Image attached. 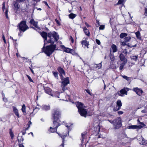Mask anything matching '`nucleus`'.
Returning <instances> with one entry per match:
<instances>
[{"instance_id":"nucleus-9","label":"nucleus","mask_w":147,"mask_h":147,"mask_svg":"<svg viewBox=\"0 0 147 147\" xmlns=\"http://www.w3.org/2000/svg\"><path fill=\"white\" fill-rule=\"evenodd\" d=\"M78 111L81 115L85 117H86L87 111L85 109L83 108L81 109H80Z\"/></svg>"},{"instance_id":"nucleus-50","label":"nucleus","mask_w":147,"mask_h":147,"mask_svg":"<svg viewBox=\"0 0 147 147\" xmlns=\"http://www.w3.org/2000/svg\"><path fill=\"white\" fill-rule=\"evenodd\" d=\"M14 6L17 9H18V6L17 4L16 3L14 4Z\"/></svg>"},{"instance_id":"nucleus-40","label":"nucleus","mask_w":147,"mask_h":147,"mask_svg":"<svg viewBox=\"0 0 147 147\" xmlns=\"http://www.w3.org/2000/svg\"><path fill=\"white\" fill-rule=\"evenodd\" d=\"M105 28V26L104 25H100L99 28V30H103Z\"/></svg>"},{"instance_id":"nucleus-32","label":"nucleus","mask_w":147,"mask_h":147,"mask_svg":"<svg viewBox=\"0 0 147 147\" xmlns=\"http://www.w3.org/2000/svg\"><path fill=\"white\" fill-rule=\"evenodd\" d=\"M2 95L3 98V101L5 102H7V99L5 97V94L3 92L2 93Z\"/></svg>"},{"instance_id":"nucleus-3","label":"nucleus","mask_w":147,"mask_h":147,"mask_svg":"<svg viewBox=\"0 0 147 147\" xmlns=\"http://www.w3.org/2000/svg\"><path fill=\"white\" fill-rule=\"evenodd\" d=\"M55 45L52 44L49 46H47L46 48L44 46L42 49L44 52L47 56H50L55 49Z\"/></svg>"},{"instance_id":"nucleus-38","label":"nucleus","mask_w":147,"mask_h":147,"mask_svg":"<svg viewBox=\"0 0 147 147\" xmlns=\"http://www.w3.org/2000/svg\"><path fill=\"white\" fill-rule=\"evenodd\" d=\"M53 73L55 77L57 79L58 78V72H57L53 71Z\"/></svg>"},{"instance_id":"nucleus-10","label":"nucleus","mask_w":147,"mask_h":147,"mask_svg":"<svg viewBox=\"0 0 147 147\" xmlns=\"http://www.w3.org/2000/svg\"><path fill=\"white\" fill-rule=\"evenodd\" d=\"M120 60L123 63H126L127 62V59L125 57L124 55L122 53H121L119 56Z\"/></svg>"},{"instance_id":"nucleus-64","label":"nucleus","mask_w":147,"mask_h":147,"mask_svg":"<svg viewBox=\"0 0 147 147\" xmlns=\"http://www.w3.org/2000/svg\"><path fill=\"white\" fill-rule=\"evenodd\" d=\"M25 132H23L22 133V134L24 135L25 134Z\"/></svg>"},{"instance_id":"nucleus-15","label":"nucleus","mask_w":147,"mask_h":147,"mask_svg":"<svg viewBox=\"0 0 147 147\" xmlns=\"http://www.w3.org/2000/svg\"><path fill=\"white\" fill-rule=\"evenodd\" d=\"M58 70L60 74V76L61 77L62 76H63V75L65 74L63 68L59 67L58 68Z\"/></svg>"},{"instance_id":"nucleus-23","label":"nucleus","mask_w":147,"mask_h":147,"mask_svg":"<svg viewBox=\"0 0 147 147\" xmlns=\"http://www.w3.org/2000/svg\"><path fill=\"white\" fill-rule=\"evenodd\" d=\"M13 110L16 115L18 117H19V115L18 112V110L17 109L16 107H13Z\"/></svg>"},{"instance_id":"nucleus-31","label":"nucleus","mask_w":147,"mask_h":147,"mask_svg":"<svg viewBox=\"0 0 147 147\" xmlns=\"http://www.w3.org/2000/svg\"><path fill=\"white\" fill-rule=\"evenodd\" d=\"M76 14L71 13L69 15V17L70 18L73 19L76 17Z\"/></svg>"},{"instance_id":"nucleus-22","label":"nucleus","mask_w":147,"mask_h":147,"mask_svg":"<svg viewBox=\"0 0 147 147\" xmlns=\"http://www.w3.org/2000/svg\"><path fill=\"white\" fill-rule=\"evenodd\" d=\"M81 43L82 45H84L85 46L87 47V48H88V46L89 45V43L86 39L82 40L81 41Z\"/></svg>"},{"instance_id":"nucleus-25","label":"nucleus","mask_w":147,"mask_h":147,"mask_svg":"<svg viewBox=\"0 0 147 147\" xmlns=\"http://www.w3.org/2000/svg\"><path fill=\"white\" fill-rule=\"evenodd\" d=\"M122 104L120 100H118L117 101V105L118 106V108L117 110H119L120 109V107L122 106Z\"/></svg>"},{"instance_id":"nucleus-37","label":"nucleus","mask_w":147,"mask_h":147,"mask_svg":"<svg viewBox=\"0 0 147 147\" xmlns=\"http://www.w3.org/2000/svg\"><path fill=\"white\" fill-rule=\"evenodd\" d=\"M141 138L142 140V144L144 145L145 144H147V140L145 141L144 139L142 137H141Z\"/></svg>"},{"instance_id":"nucleus-42","label":"nucleus","mask_w":147,"mask_h":147,"mask_svg":"<svg viewBox=\"0 0 147 147\" xmlns=\"http://www.w3.org/2000/svg\"><path fill=\"white\" fill-rule=\"evenodd\" d=\"M86 134V133L85 132H83L81 134L82 138V140L84 138V136Z\"/></svg>"},{"instance_id":"nucleus-52","label":"nucleus","mask_w":147,"mask_h":147,"mask_svg":"<svg viewBox=\"0 0 147 147\" xmlns=\"http://www.w3.org/2000/svg\"><path fill=\"white\" fill-rule=\"evenodd\" d=\"M144 15L146 16H147V8L145 9Z\"/></svg>"},{"instance_id":"nucleus-26","label":"nucleus","mask_w":147,"mask_h":147,"mask_svg":"<svg viewBox=\"0 0 147 147\" xmlns=\"http://www.w3.org/2000/svg\"><path fill=\"white\" fill-rule=\"evenodd\" d=\"M137 38L140 39L141 38L140 35V34L139 31H138L137 32L135 33Z\"/></svg>"},{"instance_id":"nucleus-24","label":"nucleus","mask_w":147,"mask_h":147,"mask_svg":"<svg viewBox=\"0 0 147 147\" xmlns=\"http://www.w3.org/2000/svg\"><path fill=\"white\" fill-rule=\"evenodd\" d=\"M102 61L99 63L97 64H95L94 65V67L98 69L101 68L102 67Z\"/></svg>"},{"instance_id":"nucleus-8","label":"nucleus","mask_w":147,"mask_h":147,"mask_svg":"<svg viewBox=\"0 0 147 147\" xmlns=\"http://www.w3.org/2000/svg\"><path fill=\"white\" fill-rule=\"evenodd\" d=\"M62 80L61 84L67 85L69 83V78L68 77L64 78L63 76L61 77Z\"/></svg>"},{"instance_id":"nucleus-28","label":"nucleus","mask_w":147,"mask_h":147,"mask_svg":"<svg viewBox=\"0 0 147 147\" xmlns=\"http://www.w3.org/2000/svg\"><path fill=\"white\" fill-rule=\"evenodd\" d=\"M130 58L132 60L136 61L138 59V56H131Z\"/></svg>"},{"instance_id":"nucleus-58","label":"nucleus","mask_w":147,"mask_h":147,"mask_svg":"<svg viewBox=\"0 0 147 147\" xmlns=\"http://www.w3.org/2000/svg\"><path fill=\"white\" fill-rule=\"evenodd\" d=\"M85 24L88 27H90V26H89V25H88V24L86 22H85Z\"/></svg>"},{"instance_id":"nucleus-17","label":"nucleus","mask_w":147,"mask_h":147,"mask_svg":"<svg viewBox=\"0 0 147 147\" xmlns=\"http://www.w3.org/2000/svg\"><path fill=\"white\" fill-rule=\"evenodd\" d=\"M42 109L43 110L48 111L50 109V107L49 105H42Z\"/></svg>"},{"instance_id":"nucleus-7","label":"nucleus","mask_w":147,"mask_h":147,"mask_svg":"<svg viewBox=\"0 0 147 147\" xmlns=\"http://www.w3.org/2000/svg\"><path fill=\"white\" fill-rule=\"evenodd\" d=\"M130 89L128 88H124L121 90L119 92H118V95L121 96H123L124 94L127 95V92Z\"/></svg>"},{"instance_id":"nucleus-60","label":"nucleus","mask_w":147,"mask_h":147,"mask_svg":"<svg viewBox=\"0 0 147 147\" xmlns=\"http://www.w3.org/2000/svg\"><path fill=\"white\" fill-rule=\"evenodd\" d=\"M19 147H24V146L22 144H20Z\"/></svg>"},{"instance_id":"nucleus-39","label":"nucleus","mask_w":147,"mask_h":147,"mask_svg":"<svg viewBox=\"0 0 147 147\" xmlns=\"http://www.w3.org/2000/svg\"><path fill=\"white\" fill-rule=\"evenodd\" d=\"M67 85H63V84H61V86L62 88V89L63 91H64L66 90V86Z\"/></svg>"},{"instance_id":"nucleus-59","label":"nucleus","mask_w":147,"mask_h":147,"mask_svg":"<svg viewBox=\"0 0 147 147\" xmlns=\"http://www.w3.org/2000/svg\"><path fill=\"white\" fill-rule=\"evenodd\" d=\"M29 68L31 70V72H32V73L33 74H34V71H33V70L30 67H29Z\"/></svg>"},{"instance_id":"nucleus-46","label":"nucleus","mask_w":147,"mask_h":147,"mask_svg":"<svg viewBox=\"0 0 147 147\" xmlns=\"http://www.w3.org/2000/svg\"><path fill=\"white\" fill-rule=\"evenodd\" d=\"M96 26L97 27L98 26L100 25L99 21H98L97 20L96 21Z\"/></svg>"},{"instance_id":"nucleus-21","label":"nucleus","mask_w":147,"mask_h":147,"mask_svg":"<svg viewBox=\"0 0 147 147\" xmlns=\"http://www.w3.org/2000/svg\"><path fill=\"white\" fill-rule=\"evenodd\" d=\"M40 34L45 40H47V34L46 32H42Z\"/></svg>"},{"instance_id":"nucleus-13","label":"nucleus","mask_w":147,"mask_h":147,"mask_svg":"<svg viewBox=\"0 0 147 147\" xmlns=\"http://www.w3.org/2000/svg\"><path fill=\"white\" fill-rule=\"evenodd\" d=\"M30 24H32L35 27L39 28L37 25L38 22H35L33 19H32L30 20Z\"/></svg>"},{"instance_id":"nucleus-51","label":"nucleus","mask_w":147,"mask_h":147,"mask_svg":"<svg viewBox=\"0 0 147 147\" xmlns=\"http://www.w3.org/2000/svg\"><path fill=\"white\" fill-rule=\"evenodd\" d=\"M122 53H124L126 55L127 54V52L126 50H125L122 52Z\"/></svg>"},{"instance_id":"nucleus-45","label":"nucleus","mask_w":147,"mask_h":147,"mask_svg":"<svg viewBox=\"0 0 147 147\" xmlns=\"http://www.w3.org/2000/svg\"><path fill=\"white\" fill-rule=\"evenodd\" d=\"M96 41L97 44L99 45H100V41L99 40L96 39Z\"/></svg>"},{"instance_id":"nucleus-5","label":"nucleus","mask_w":147,"mask_h":147,"mask_svg":"<svg viewBox=\"0 0 147 147\" xmlns=\"http://www.w3.org/2000/svg\"><path fill=\"white\" fill-rule=\"evenodd\" d=\"M18 26L19 30L23 32H25L28 28V27L26 24V22L24 21L21 22Z\"/></svg>"},{"instance_id":"nucleus-1","label":"nucleus","mask_w":147,"mask_h":147,"mask_svg":"<svg viewBox=\"0 0 147 147\" xmlns=\"http://www.w3.org/2000/svg\"><path fill=\"white\" fill-rule=\"evenodd\" d=\"M61 113L58 110H56L55 111L53 115L54 121L53 123L54 127H50L49 131L50 132L53 133L57 131V128L61 124L60 123V121L59 120V119L60 117Z\"/></svg>"},{"instance_id":"nucleus-14","label":"nucleus","mask_w":147,"mask_h":147,"mask_svg":"<svg viewBox=\"0 0 147 147\" xmlns=\"http://www.w3.org/2000/svg\"><path fill=\"white\" fill-rule=\"evenodd\" d=\"M76 105L78 111L84 108L83 104L80 102H77Z\"/></svg>"},{"instance_id":"nucleus-11","label":"nucleus","mask_w":147,"mask_h":147,"mask_svg":"<svg viewBox=\"0 0 147 147\" xmlns=\"http://www.w3.org/2000/svg\"><path fill=\"white\" fill-rule=\"evenodd\" d=\"M143 127L141 125H131L128 126L127 127V128L128 129H140L141 128Z\"/></svg>"},{"instance_id":"nucleus-34","label":"nucleus","mask_w":147,"mask_h":147,"mask_svg":"<svg viewBox=\"0 0 147 147\" xmlns=\"http://www.w3.org/2000/svg\"><path fill=\"white\" fill-rule=\"evenodd\" d=\"M131 39V38L130 36L125 37L124 39L125 42H128Z\"/></svg>"},{"instance_id":"nucleus-6","label":"nucleus","mask_w":147,"mask_h":147,"mask_svg":"<svg viewBox=\"0 0 147 147\" xmlns=\"http://www.w3.org/2000/svg\"><path fill=\"white\" fill-rule=\"evenodd\" d=\"M45 90V92L46 93L48 94L49 95H51L53 96H55L56 97H57L58 98H59V93L58 92H55V94L53 95L51 93V90L50 88L48 87H45L44 88Z\"/></svg>"},{"instance_id":"nucleus-43","label":"nucleus","mask_w":147,"mask_h":147,"mask_svg":"<svg viewBox=\"0 0 147 147\" xmlns=\"http://www.w3.org/2000/svg\"><path fill=\"white\" fill-rule=\"evenodd\" d=\"M26 76H27V77L28 78L29 80V81L30 82H33V81L32 80V79L29 76H28V75H26Z\"/></svg>"},{"instance_id":"nucleus-57","label":"nucleus","mask_w":147,"mask_h":147,"mask_svg":"<svg viewBox=\"0 0 147 147\" xmlns=\"http://www.w3.org/2000/svg\"><path fill=\"white\" fill-rule=\"evenodd\" d=\"M138 122H139L140 123V124H141L142 125H144V124L143 123L140 122L139 119L138 120Z\"/></svg>"},{"instance_id":"nucleus-61","label":"nucleus","mask_w":147,"mask_h":147,"mask_svg":"<svg viewBox=\"0 0 147 147\" xmlns=\"http://www.w3.org/2000/svg\"><path fill=\"white\" fill-rule=\"evenodd\" d=\"M142 113H146V112H145V110H142Z\"/></svg>"},{"instance_id":"nucleus-29","label":"nucleus","mask_w":147,"mask_h":147,"mask_svg":"<svg viewBox=\"0 0 147 147\" xmlns=\"http://www.w3.org/2000/svg\"><path fill=\"white\" fill-rule=\"evenodd\" d=\"M127 35V34L124 33H122L120 34V37L121 38H122L125 37H126Z\"/></svg>"},{"instance_id":"nucleus-33","label":"nucleus","mask_w":147,"mask_h":147,"mask_svg":"<svg viewBox=\"0 0 147 147\" xmlns=\"http://www.w3.org/2000/svg\"><path fill=\"white\" fill-rule=\"evenodd\" d=\"M126 63H122L121 64L120 66L119 67L120 70H121L123 69L124 66Z\"/></svg>"},{"instance_id":"nucleus-47","label":"nucleus","mask_w":147,"mask_h":147,"mask_svg":"<svg viewBox=\"0 0 147 147\" xmlns=\"http://www.w3.org/2000/svg\"><path fill=\"white\" fill-rule=\"evenodd\" d=\"M121 45L122 46H124L126 45V43L125 42H121Z\"/></svg>"},{"instance_id":"nucleus-62","label":"nucleus","mask_w":147,"mask_h":147,"mask_svg":"<svg viewBox=\"0 0 147 147\" xmlns=\"http://www.w3.org/2000/svg\"><path fill=\"white\" fill-rule=\"evenodd\" d=\"M30 134H31L32 135V136H33V134L32 132H31Z\"/></svg>"},{"instance_id":"nucleus-54","label":"nucleus","mask_w":147,"mask_h":147,"mask_svg":"<svg viewBox=\"0 0 147 147\" xmlns=\"http://www.w3.org/2000/svg\"><path fill=\"white\" fill-rule=\"evenodd\" d=\"M86 92L89 94L91 95V94L90 93V91L88 90H86Z\"/></svg>"},{"instance_id":"nucleus-19","label":"nucleus","mask_w":147,"mask_h":147,"mask_svg":"<svg viewBox=\"0 0 147 147\" xmlns=\"http://www.w3.org/2000/svg\"><path fill=\"white\" fill-rule=\"evenodd\" d=\"M111 48L113 53L116 52L117 51V47L115 45L113 44L111 46Z\"/></svg>"},{"instance_id":"nucleus-18","label":"nucleus","mask_w":147,"mask_h":147,"mask_svg":"<svg viewBox=\"0 0 147 147\" xmlns=\"http://www.w3.org/2000/svg\"><path fill=\"white\" fill-rule=\"evenodd\" d=\"M84 31L86 35L89 36H90V33L89 30L86 27L83 28Z\"/></svg>"},{"instance_id":"nucleus-12","label":"nucleus","mask_w":147,"mask_h":147,"mask_svg":"<svg viewBox=\"0 0 147 147\" xmlns=\"http://www.w3.org/2000/svg\"><path fill=\"white\" fill-rule=\"evenodd\" d=\"M134 90L136 92L137 94L139 96H141L143 92V91L142 90L138 88H134Z\"/></svg>"},{"instance_id":"nucleus-48","label":"nucleus","mask_w":147,"mask_h":147,"mask_svg":"<svg viewBox=\"0 0 147 147\" xmlns=\"http://www.w3.org/2000/svg\"><path fill=\"white\" fill-rule=\"evenodd\" d=\"M3 40L4 42L5 43H6V41L5 39V36L3 35Z\"/></svg>"},{"instance_id":"nucleus-44","label":"nucleus","mask_w":147,"mask_h":147,"mask_svg":"<svg viewBox=\"0 0 147 147\" xmlns=\"http://www.w3.org/2000/svg\"><path fill=\"white\" fill-rule=\"evenodd\" d=\"M123 0H119L117 3V4H122V3H123Z\"/></svg>"},{"instance_id":"nucleus-16","label":"nucleus","mask_w":147,"mask_h":147,"mask_svg":"<svg viewBox=\"0 0 147 147\" xmlns=\"http://www.w3.org/2000/svg\"><path fill=\"white\" fill-rule=\"evenodd\" d=\"M2 9L3 11H4L5 10V15L6 16V18L7 19H8V16L7 15V9H5V2H3V7H2Z\"/></svg>"},{"instance_id":"nucleus-20","label":"nucleus","mask_w":147,"mask_h":147,"mask_svg":"<svg viewBox=\"0 0 147 147\" xmlns=\"http://www.w3.org/2000/svg\"><path fill=\"white\" fill-rule=\"evenodd\" d=\"M63 47H64L65 49L64 50V51L65 52H66L67 53H71L73 51L72 49H70L69 48L65 47L64 46H63Z\"/></svg>"},{"instance_id":"nucleus-35","label":"nucleus","mask_w":147,"mask_h":147,"mask_svg":"<svg viewBox=\"0 0 147 147\" xmlns=\"http://www.w3.org/2000/svg\"><path fill=\"white\" fill-rule=\"evenodd\" d=\"M22 110L23 113L26 112V107L24 104L22 106Z\"/></svg>"},{"instance_id":"nucleus-49","label":"nucleus","mask_w":147,"mask_h":147,"mask_svg":"<svg viewBox=\"0 0 147 147\" xmlns=\"http://www.w3.org/2000/svg\"><path fill=\"white\" fill-rule=\"evenodd\" d=\"M70 40L71 41L72 43H73L74 42V40L71 36H70Z\"/></svg>"},{"instance_id":"nucleus-27","label":"nucleus","mask_w":147,"mask_h":147,"mask_svg":"<svg viewBox=\"0 0 147 147\" xmlns=\"http://www.w3.org/2000/svg\"><path fill=\"white\" fill-rule=\"evenodd\" d=\"M58 134L63 139V143L62 144V147H63V144H64L63 142L64 140V138H65V137L66 136V135H62L61 134Z\"/></svg>"},{"instance_id":"nucleus-4","label":"nucleus","mask_w":147,"mask_h":147,"mask_svg":"<svg viewBox=\"0 0 147 147\" xmlns=\"http://www.w3.org/2000/svg\"><path fill=\"white\" fill-rule=\"evenodd\" d=\"M111 123L113 124L114 129H117L119 128L122 125V121L120 117H117L113 121L108 120Z\"/></svg>"},{"instance_id":"nucleus-36","label":"nucleus","mask_w":147,"mask_h":147,"mask_svg":"<svg viewBox=\"0 0 147 147\" xmlns=\"http://www.w3.org/2000/svg\"><path fill=\"white\" fill-rule=\"evenodd\" d=\"M122 77L124 78V79L128 81L129 80L131 79V78H129L127 76H122Z\"/></svg>"},{"instance_id":"nucleus-55","label":"nucleus","mask_w":147,"mask_h":147,"mask_svg":"<svg viewBox=\"0 0 147 147\" xmlns=\"http://www.w3.org/2000/svg\"><path fill=\"white\" fill-rule=\"evenodd\" d=\"M123 113V112L121 111H119L118 112V113L119 115H121Z\"/></svg>"},{"instance_id":"nucleus-53","label":"nucleus","mask_w":147,"mask_h":147,"mask_svg":"<svg viewBox=\"0 0 147 147\" xmlns=\"http://www.w3.org/2000/svg\"><path fill=\"white\" fill-rule=\"evenodd\" d=\"M55 22H56V23H57V24L58 25H60V23H59V21H58V20L57 19H56L55 20Z\"/></svg>"},{"instance_id":"nucleus-2","label":"nucleus","mask_w":147,"mask_h":147,"mask_svg":"<svg viewBox=\"0 0 147 147\" xmlns=\"http://www.w3.org/2000/svg\"><path fill=\"white\" fill-rule=\"evenodd\" d=\"M48 37L49 39L47 42L49 43H53L57 41L59 38V35L55 32L49 33Z\"/></svg>"},{"instance_id":"nucleus-56","label":"nucleus","mask_w":147,"mask_h":147,"mask_svg":"<svg viewBox=\"0 0 147 147\" xmlns=\"http://www.w3.org/2000/svg\"><path fill=\"white\" fill-rule=\"evenodd\" d=\"M22 58L23 60L26 61L28 59L27 58L25 57H22Z\"/></svg>"},{"instance_id":"nucleus-30","label":"nucleus","mask_w":147,"mask_h":147,"mask_svg":"<svg viewBox=\"0 0 147 147\" xmlns=\"http://www.w3.org/2000/svg\"><path fill=\"white\" fill-rule=\"evenodd\" d=\"M9 134L11 136V138L12 139H13L14 137V135L13 132L12 131L11 129H10L9 131Z\"/></svg>"},{"instance_id":"nucleus-41","label":"nucleus","mask_w":147,"mask_h":147,"mask_svg":"<svg viewBox=\"0 0 147 147\" xmlns=\"http://www.w3.org/2000/svg\"><path fill=\"white\" fill-rule=\"evenodd\" d=\"M31 124H32V123H31V121H29L28 122V127L27 128H26V130H28V129L29 128V127H30V125H31Z\"/></svg>"},{"instance_id":"nucleus-63","label":"nucleus","mask_w":147,"mask_h":147,"mask_svg":"<svg viewBox=\"0 0 147 147\" xmlns=\"http://www.w3.org/2000/svg\"><path fill=\"white\" fill-rule=\"evenodd\" d=\"M136 44L135 45H133L132 46V47H136Z\"/></svg>"}]
</instances>
